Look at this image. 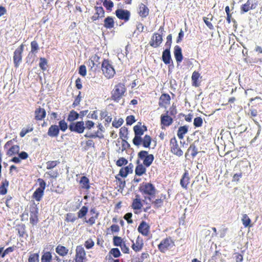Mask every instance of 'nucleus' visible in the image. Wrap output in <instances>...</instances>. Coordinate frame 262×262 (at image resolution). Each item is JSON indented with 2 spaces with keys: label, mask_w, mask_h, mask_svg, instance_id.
<instances>
[{
  "label": "nucleus",
  "mask_w": 262,
  "mask_h": 262,
  "mask_svg": "<svg viewBox=\"0 0 262 262\" xmlns=\"http://www.w3.org/2000/svg\"><path fill=\"white\" fill-rule=\"evenodd\" d=\"M177 114V110L176 105L172 104L169 110H166L164 114L160 116L161 125L162 129L165 127L170 126L173 122V118Z\"/></svg>",
  "instance_id": "obj_1"
},
{
  "label": "nucleus",
  "mask_w": 262,
  "mask_h": 262,
  "mask_svg": "<svg viewBox=\"0 0 262 262\" xmlns=\"http://www.w3.org/2000/svg\"><path fill=\"white\" fill-rule=\"evenodd\" d=\"M126 92L124 83L119 82L116 84L111 92V99L115 102H119L123 97Z\"/></svg>",
  "instance_id": "obj_2"
},
{
  "label": "nucleus",
  "mask_w": 262,
  "mask_h": 262,
  "mask_svg": "<svg viewBox=\"0 0 262 262\" xmlns=\"http://www.w3.org/2000/svg\"><path fill=\"white\" fill-rule=\"evenodd\" d=\"M139 190L145 199L150 201L155 197L157 191L155 186L150 183H143L139 187Z\"/></svg>",
  "instance_id": "obj_3"
},
{
  "label": "nucleus",
  "mask_w": 262,
  "mask_h": 262,
  "mask_svg": "<svg viewBox=\"0 0 262 262\" xmlns=\"http://www.w3.org/2000/svg\"><path fill=\"white\" fill-rule=\"evenodd\" d=\"M101 70L103 74L107 79L114 77L116 71L111 62L108 59H104L101 63Z\"/></svg>",
  "instance_id": "obj_4"
},
{
  "label": "nucleus",
  "mask_w": 262,
  "mask_h": 262,
  "mask_svg": "<svg viewBox=\"0 0 262 262\" xmlns=\"http://www.w3.org/2000/svg\"><path fill=\"white\" fill-rule=\"evenodd\" d=\"M159 31L160 32V33H154L152 34L151 39L149 42V45L154 48L159 47L163 41L162 35L164 31V25L160 27Z\"/></svg>",
  "instance_id": "obj_5"
},
{
  "label": "nucleus",
  "mask_w": 262,
  "mask_h": 262,
  "mask_svg": "<svg viewBox=\"0 0 262 262\" xmlns=\"http://www.w3.org/2000/svg\"><path fill=\"white\" fill-rule=\"evenodd\" d=\"M138 158L143 161V165L145 167H149L154 160L152 154H149L147 151L141 150L138 154Z\"/></svg>",
  "instance_id": "obj_6"
},
{
  "label": "nucleus",
  "mask_w": 262,
  "mask_h": 262,
  "mask_svg": "<svg viewBox=\"0 0 262 262\" xmlns=\"http://www.w3.org/2000/svg\"><path fill=\"white\" fill-rule=\"evenodd\" d=\"M143 127L145 128V130H146V127L143 126ZM134 130L135 132V137L133 140V144L137 146L141 145L142 138L141 136L144 134V130L139 125H135L134 127Z\"/></svg>",
  "instance_id": "obj_7"
},
{
  "label": "nucleus",
  "mask_w": 262,
  "mask_h": 262,
  "mask_svg": "<svg viewBox=\"0 0 262 262\" xmlns=\"http://www.w3.org/2000/svg\"><path fill=\"white\" fill-rule=\"evenodd\" d=\"M37 182L39 183V187L37 188L34 192L32 195V197L36 201H40L43 195L46 184L45 181L41 178L38 179Z\"/></svg>",
  "instance_id": "obj_8"
},
{
  "label": "nucleus",
  "mask_w": 262,
  "mask_h": 262,
  "mask_svg": "<svg viewBox=\"0 0 262 262\" xmlns=\"http://www.w3.org/2000/svg\"><path fill=\"white\" fill-rule=\"evenodd\" d=\"M13 141L14 140H10L7 141L4 145V148L8 149L6 155L8 157H12L18 154L20 150L19 145L13 144Z\"/></svg>",
  "instance_id": "obj_9"
},
{
  "label": "nucleus",
  "mask_w": 262,
  "mask_h": 262,
  "mask_svg": "<svg viewBox=\"0 0 262 262\" xmlns=\"http://www.w3.org/2000/svg\"><path fill=\"white\" fill-rule=\"evenodd\" d=\"M169 145L170 151L173 155H176L178 157H181L183 155V151L179 146L177 140L175 137H173L170 139Z\"/></svg>",
  "instance_id": "obj_10"
},
{
  "label": "nucleus",
  "mask_w": 262,
  "mask_h": 262,
  "mask_svg": "<svg viewBox=\"0 0 262 262\" xmlns=\"http://www.w3.org/2000/svg\"><path fill=\"white\" fill-rule=\"evenodd\" d=\"M69 129L71 132L82 134L85 129L84 122L82 121L71 122L69 125Z\"/></svg>",
  "instance_id": "obj_11"
},
{
  "label": "nucleus",
  "mask_w": 262,
  "mask_h": 262,
  "mask_svg": "<svg viewBox=\"0 0 262 262\" xmlns=\"http://www.w3.org/2000/svg\"><path fill=\"white\" fill-rule=\"evenodd\" d=\"M24 45L21 44L14 52L13 62L14 67L17 68L22 60V53L24 51Z\"/></svg>",
  "instance_id": "obj_12"
},
{
  "label": "nucleus",
  "mask_w": 262,
  "mask_h": 262,
  "mask_svg": "<svg viewBox=\"0 0 262 262\" xmlns=\"http://www.w3.org/2000/svg\"><path fill=\"white\" fill-rule=\"evenodd\" d=\"M171 97L167 93H162L159 99L158 105L160 107L166 108L170 104Z\"/></svg>",
  "instance_id": "obj_13"
},
{
  "label": "nucleus",
  "mask_w": 262,
  "mask_h": 262,
  "mask_svg": "<svg viewBox=\"0 0 262 262\" xmlns=\"http://www.w3.org/2000/svg\"><path fill=\"white\" fill-rule=\"evenodd\" d=\"M173 245V242L170 237L166 238L161 241L158 245L159 250L164 253L169 247Z\"/></svg>",
  "instance_id": "obj_14"
},
{
  "label": "nucleus",
  "mask_w": 262,
  "mask_h": 262,
  "mask_svg": "<svg viewBox=\"0 0 262 262\" xmlns=\"http://www.w3.org/2000/svg\"><path fill=\"white\" fill-rule=\"evenodd\" d=\"M97 127H98V130L93 133L86 134L84 135L85 138H98L100 139L104 137L102 133L104 132V128L101 123H98Z\"/></svg>",
  "instance_id": "obj_15"
},
{
  "label": "nucleus",
  "mask_w": 262,
  "mask_h": 262,
  "mask_svg": "<svg viewBox=\"0 0 262 262\" xmlns=\"http://www.w3.org/2000/svg\"><path fill=\"white\" fill-rule=\"evenodd\" d=\"M190 182V177L188 170H185L180 179V184L181 186L185 190H187L189 184Z\"/></svg>",
  "instance_id": "obj_16"
},
{
  "label": "nucleus",
  "mask_w": 262,
  "mask_h": 262,
  "mask_svg": "<svg viewBox=\"0 0 262 262\" xmlns=\"http://www.w3.org/2000/svg\"><path fill=\"white\" fill-rule=\"evenodd\" d=\"M86 258L85 252L82 246H78L76 249L75 262H83Z\"/></svg>",
  "instance_id": "obj_17"
},
{
  "label": "nucleus",
  "mask_w": 262,
  "mask_h": 262,
  "mask_svg": "<svg viewBox=\"0 0 262 262\" xmlns=\"http://www.w3.org/2000/svg\"><path fill=\"white\" fill-rule=\"evenodd\" d=\"M256 6V5L253 3V0H247L246 3L241 5V13L244 14L251 10L254 9Z\"/></svg>",
  "instance_id": "obj_18"
},
{
  "label": "nucleus",
  "mask_w": 262,
  "mask_h": 262,
  "mask_svg": "<svg viewBox=\"0 0 262 262\" xmlns=\"http://www.w3.org/2000/svg\"><path fill=\"white\" fill-rule=\"evenodd\" d=\"M115 14L119 19L124 20L125 21H127L129 19L130 15V13L129 11L121 9H117L115 12Z\"/></svg>",
  "instance_id": "obj_19"
},
{
  "label": "nucleus",
  "mask_w": 262,
  "mask_h": 262,
  "mask_svg": "<svg viewBox=\"0 0 262 262\" xmlns=\"http://www.w3.org/2000/svg\"><path fill=\"white\" fill-rule=\"evenodd\" d=\"M100 57L97 54L92 56L89 59V66L91 70L96 71L98 67L100 62Z\"/></svg>",
  "instance_id": "obj_20"
},
{
  "label": "nucleus",
  "mask_w": 262,
  "mask_h": 262,
  "mask_svg": "<svg viewBox=\"0 0 262 262\" xmlns=\"http://www.w3.org/2000/svg\"><path fill=\"white\" fill-rule=\"evenodd\" d=\"M95 13L94 15L91 17L93 21H96L100 18L104 17V10L101 6H95L94 7Z\"/></svg>",
  "instance_id": "obj_21"
},
{
  "label": "nucleus",
  "mask_w": 262,
  "mask_h": 262,
  "mask_svg": "<svg viewBox=\"0 0 262 262\" xmlns=\"http://www.w3.org/2000/svg\"><path fill=\"white\" fill-rule=\"evenodd\" d=\"M34 119L36 121H41L46 117V111L41 107L37 108L34 111Z\"/></svg>",
  "instance_id": "obj_22"
},
{
  "label": "nucleus",
  "mask_w": 262,
  "mask_h": 262,
  "mask_svg": "<svg viewBox=\"0 0 262 262\" xmlns=\"http://www.w3.org/2000/svg\"><path fill=\"white\" fill-rule=\"evenodd\" d=\"M202 76L198 71H194L191 76V84L193 86L199 87L201 84Z\"/></svg>",
  "instance_id": "obj_23"
},
{
  "label": "nucleus",
  "mask_w": 262,
  "mask_h": 262,
  "mask_svg": "<svg viewBox=\"0 0 262 262\" xmlns=\"http://www.w3.org/2000/svg\"><path fill=\"white\" fill-rule=\"evenodd\" d=\"M133 165L130 163L128 166L124 167H122L120 170L119 173L117 174L119 176L123 178H125L129 173L133 172Z\"/></svg>",
  "instance_id": "obj_24"
},
{
  "label": "nucleus",
  "mask_w": 262,
  "mask_h": 262,
  "mask_svg": "<svg viewBox=\"0 0 262 262\" xmlns=\"http://www.w3.org/2000/svg\"><path fill=\"white\" fill-rule=\"evenodd\" d=\"M149 225L144 221H142L138 228V231L143 235L147 236L149 231Z\"/></svg>",
  "instance_id": "obj_25"
},
{
  "label": "nucleus",
  "mask_w": 262,
  "mask_h": 262,
  "mask_svg": "<svg viewBox=\"0 0 262 262\" xmlns=\"http://www.w3.org/2000/svg\"><path fill=\"white\" fill-rule=\"evenodd\" d=\"M189 153L192 159H193L198 154V148L194 144H190V146L187 149V151L185 154V157L186 159H188V157L189 156Z\"/></svg>",
  "instance_id": "obj_26"
},
{
  "label": "nucleus",
  "mask_w": 262,
  "mask_h": 262,
  "mask_svg": "<svg viewBox=\"0 0 262 262\" xmlns=\"http://www.w3.org/2000/svg\"><path fill=\"white\" fill-rule=\"evenodd\" d=\"M162 61L166 64H169L172 63V60L170 54V50L169 49H165L163 53L162 56Z\"/></svg>",
  "instance_id": "obj_27"
},
{
  "label": "nucleus",
  "mask_w": 262,
  "mask_h": 262,
  "mask_svg": "<svg viewBox=\"0 0 262 262\" xmlns=\"http://www.w3.org/2000/svg\"><path fill=\"white\" fill-rule=\"evenodd\" d=\"M132 248L136 251L138 252L140 251L143 246V241L141 237L138 236L136 240V243H134L133 241Z\"/></svg>",
  "instance_id": "obj_28"
},
{
  "label": "nucleus",
  "mask_w": 262,
  "mask_h": 262,
  "mask_svg": "<svg viewBox=\"0 0 262 262\" xmlns=\"http://www.w3.org/2000/svg\"><path fill=\"white\" fill-rule=\"evenodd\" d=\"M149 10L148 7L143 3L139 6L138 14L142 18L146 17L149 14Z\"/></svg>",
  "instance_id": "obj_29"
},
{
  "label": "nucleus",
  "mask_w": 262,
  "mask_h": 262,
  "mask_svg": "<svg viewBox=\"0 0 262 262\" xmlns=\"http://www.w3.org/2000/svg\"><path fill=\"white\" fill-rule=\"evenodd\" d=\"M173 53L177 62L178 63L182 62L183 56L181 48L179 46H176L174 47Z\"/></svg>",
  "instance_id": "obj_30"
},
{
  "label": "nucleus",
  "mask_w": 262,
  "mask_h": 262,
  "mask_svg": "<svg viewBox=\"0 0 262 262\" xmlns=\"http://www.w3.org/2000/svg\"><path fill=\"white\" fill-rule=\"evenodd\" d=\"M79 184L82 189L88 190L90 188V180L85 176L81 177L79 181Z\"/></svg>",
  "instance_id": "obj_31"
},
{
  "label": "nucleus",
  "mask_w": 262,
  "mask_h": 262,
  "mask_svg": "<svg viewBox=\"0 0 262 262\" xmlns=\"http://www.w3.org/2000/svg\"><path fill=\"white\" fill-rule=\"evenodd\" d=\"M59 134V128L57 125H52L49 128L48 135L51 137H56Z\"/></svg>",
  "instance_id": "obj_32"
},
{
  "label": "nucleus",
  "mask_w": 262,
  "mask_h": 262,
  "mask_svg": "<svg viewBox=\"0 0 262 262\" xmlns=\"http://www.w3.org/2000/svg\"><path fill=\"white\" fill-rule=\"evenodd\" d=\"M142 206L143 205L140 195L139 194H137L136 195V198L133 200L131 206L134 210H139L141 208Z\"/></svg>",
  "instance_id": "obj_33"
},
{
  "label": "nucleus",
  "mask_w": 262,
  "mask_h": 262,
  "mask_svg": "<svg viewBox=\"0 0 262 262\" xmlns=\"http://www.w3.org/2000/svg\"><path fill=\"white\" fill-rule=\"evenodd\" d=\"M86 214H66V221L67 222H74L78 219L82 218Z\"/></svg>",
  "instance_id": "obj_34"
},
{
  "label": "nucleus",
  "mask_w": 262,
  "mask_h": 262,
  "mask_svg": "<svg viewBox=\"0 0 262 262\" xmlns=\"http://www.w3.org/2000/svg\"><path fill=\"white\" fill-rule=\"evenodd\" d=\"M104 27L107 29H111L114 27V18L111 16L106 17L104 20Z\"/></svg>",
  "instance_id": "obj_35"
},
{
  "label": "nucleus",
  "mask_w": 262,
  "mask_h": 262,
  "mask_svg": "<svg viewBox=\"0 0 262 262\" xmlns=\"http://www.w3.org/2000/svg\"><path fill=\"white\" fill-rule=\"evenodd\" d=\"M188 132V126L184 125L180 126L178 130L177 136L179 139L182 140L184 138V135Z\"/></svg>",
  "instance_id": "obj_36"
},
{
  "label": "nucleus",
  "mask_w": 262,
  "mask_h": 262,
  "mask_svg": "<svg viewBox=\"0 0 262 262\" xmlns=\"http://www.w3.org/2000/svg\"><path fill=\"white\" fill-rule=\"evenodd\" d=\"M9 186V182L6 179L3 181L0 185V194L4 195L7 192V188Z\"/></svg>",
  "instance_id": "obj_37"
},
{
  "label": "nucleus",
  "mask_w": 262,
  "mask_h": 262,
  "mask_svg": "<svg viewBox=\"0 0 262 262\" xmlns=\"http://www.w3.org/2000/svg\"><path fill=\"white\" fill-rule=\"evenodd\" d=\"M69 250L64 246L58 245L56 248V252L60 256H64L68 253Z\"/></svg>",
  "instance_id": "obj_38"
},
{
  "label": "nucleus",
  "mask_w": 262,
  "mask_h": 262,
  "mask_svg": "<svg viewBox=\"0 0 262 262\" xmlns=\"http://www.w3.org/2000/svg\"><path fill=\"white\" fill-rule=\"evenodd\" d=\"M145 166L143 164H138L135 168L136 175L141 176L146 172Z\"/></svg>",
  "instance_id": "obj_39"
},
{
  "label": "nucleus",
  "mask_w": 262,
  "mask_h": 262,
  "mask_svg": "<svg viewBox=\"0 0 262 262\" xmlns=\"http://www.w3.org/2000/svg\"><path fill=\"white\" fill-rule=\"evenodd\" d=\"M31 51L30 53L33 54H36L39 50V47L38 43L35 40H34L31 42Z\"/></svg>",
  "instance_id": "obj_40"
},
{
  "label": "nucleus",
  "mask_w": 262,
  "mask_h": 262,
  "mask_svg": "<svg viewBox=\"0 0 262 262\" xmlns=\"http://www.w3.org/2000/svg\"><path fill=\"white\" fill-rule=\"evenodd\" d=\"M79 116V115L77 112L74 110H72L70 112V113L68 117L67 120L69 122H74V121L75 120L78 119Z\"/></svg>",
  "instance_id": "obj_41"
},
{
  "label": "nucleus",
  "mask_w": 262,
  "mask_h": 262,
  "mask_svg": "<svg viewBox=\"0 0 262 262\" xmlns=\"http://www.w3.org/2000/svg\"><path fill=\"white\" fill-rule=\"evenodd\" d=\"M151 142V138L150 136L146 135L142 139L141 144L145 148L149 147Z\"/></svg>",
  "instance_id": "obj_42"
},
{
  "label": "nucleus",
  "mask_w": 262,
  "mask_h": 262,
  "mask_svg": "<svg viewBox=\"0 0 262 262\" xmlns=\"http://www.w3.org/2000/svg\"><path fill=\"white\" fill-rule=\"evenodd\" d=\"M52 256L50 252L43 253L41 258V262H50L52 260Z\"/></svg>",
  "instance_id": "obj_43"
},
{
  "label": "nucleus",
  "mask_w": 262,
  "mask_h": 262,
  "mask_svg": "<svg viewBox=\"0 0 262 262\" xmlns=\"http://www.w3.org/2000/svg\"><path fill=\"white\" fill-rule=\"evenodd\" d=\"M33 127L32 125L28 126L27 127H24L19 133L20 137H24L27 134L31 132L33 130Z\"/></svg>",
  "instance_id": "obj_44"
},
{
  "label": "nucleus",
  "mask_w": 262,
  "mask_h": 262,
  "mask_svg": "<svg viewBox=\"0 0 262 262\" xmlns=\"http://www.w3.org/2000/svg\"><path fill=\"white\" fill-rule=\"evenodd\" d=\"M60 162L58 160L55 161H49L46 162L47 169H52L55 168L56 166L59 164Z\"/></svg>",
  "instance_id": "obj_45"
},
{
  "label": "nucleus",
  "mask_w": 262,
  "mask_h": 262,
  "mask_svg": "<svg viewBox=\"0 0 262 262\" xmlns=\"http://www.w3.org/2000/svg\"><path fill=\"white\" fill-rule=\"evenodd\" d=\"M115 178L117 182V184H118V186L120 189H123V188L125 186V181L124 179L120 178L118 175H116L115 176Z\"/></svg>",
  "instance_id": "obj_46"
},
{
  "label": "nucleus",
  "mask_w": 262,
  "mask_h": 262,
  "mask_svg": "<svg viewBox=\"0 0 262 262\" xmlns=\"http://www.w3.org/2000/svg\"><path fill=\"white\" fill-rule=\"evenodd\" d=\"M58 124L59 130H61L63 132H64L68 129V128H69L68 123L65 121L64 119L60 120L58 122Z\"/></svg>",
  "instance_id": "obj_47"
},
{
  "label": "nucleus",
  "mask_w": 262,
  "mask_h": 262,
  "mask_svg": "<svg viewBox=\"0 0 262 262\" xmlns=\"http://www.w3.org/2000/svg\"><path fill=\"white\" fill-rule=\"evenodd\" d=\"M39 60V66L40 68L43 71H46L48 63L47 60L44 57H40Z\"/></svg>",
  "instance_id": "obj_48"
},
{
  "label": "nucleus",
  "mask_w": 262,
  "mask_h": 262,
  "mask_svg": "<svg viewBox=\"0 0 262 262\" xmlns=\"http://www.w3.org/2000/svg\"><path fill=\"white\" fill-rule=\"evenodd\" d=\"M103 5L106 10L110 11H112V8L114 7V3L111 0H104L103 2Z\"/></svg>",
  "instance_id": "obj_49"
},
{
  "label": "nucleus",
  "mask_w": 262,
  "mask_h": 262,
  "mask_svg": "<svg viewBox=\"0 0 262 262\" xmlns=\"http://www.w3.org/2000/svg\"><path fill=\"white\" fill-rule=\"evenodd\" d=\"M151 204L154 208H159L163 206V200L161 199H156L155 201H152Z\"/></svg>",
  "instance_id": "obj_50"
},
{
  "label": "nucleus",
  "mask_w": 262,
  "mask_h": 262,
  "mask_svg": "<svg viewBox=\"0 0 262 262\" xmlns=\"http://www.w3.org/2000/svg\"><path fill=\"white\" fill-rule=\"evenodd\" d=\"M124 243L121 237L115 236L113 237V244L115 246L120 247Z\"/></svg>",
  "instance_id": "obj_51"
},
{
  "label": "nucleus",
  "mask_w": 262,
  "mask_h": 262,
  "mask_svg": "<svg viewBox=\"0 0 262 262\" xmlns=\"http://www.w3.org/2000/svg\"><path fill=\"white\" fill-rule=\"evenodd\" d=\"M243 224L245 227L250 226L251 223L250 219L248 216L247 214H244L242 219Z\"/></svg>",
  "instance_id": "obj_52"
},
{
  "label": "nucleus",
  "mask_w": 262,
  "mask_h": 262,
  "mask_svg": "<svg viewBox=\"0 0 262 262\" xmlns=\"http://www.w3.org/2000/svg\"><path fill=\"white\" fill-rule=\"evenodd\" d=\"M124 120L122 118H119L118 119H114L112 123V125L115 128H119L123 123Z\"/></svg>",
  "instance_id": "obj_53"
},
{
  "label": "nucleus",
  "mask_w": 262,
  "mask_h": 262,
  "mask_svg": "<svg viewBox=\"0 0 262 262\" xmlns=\"http://www.w3.org/2000/svg\"><path fill=\"white\" fill-rule=\"evenodd\" d=\"M127 129L125 127H121L119 130V136L120 138L122 139L124 138V139L127 138Z\"/></svg>",
  "instance_id": "obj_54"
},
{
  "label": "nucleus",
  "mask_w": 262,
  "mask_h": 262,
  "mask_svg": "<svg viewBox=\"0 0 262 262\" xmlns=\"http://www.w3.org/2000/svg\"><path fill=\"white\" fill-rule=\"evenodd\" d=\"M110 253L115 258L119 257L121 255L120 251L117 248L112 249L110 251Z\"/></svg>",
  "instance_id": "obj_55"
},
{
  "label": "nucleus",
  "mask_w": 262,
  "mask_h": 262,
  "mask_svg": "<svg viewBox=\"0 0 262 262\" xmlns=\"http://www.w3.org/2000/svg\"><path fill=\"white\" fill-rule=\"evenodd\" d=\"M128 161L123 157L120 158L116 163L117 166L121 167L123 165H125L127 164Z\"/></svg>",
  "instance_id": "obj_56"
},
{
  "label": "nucleus",
  "mask_w": 262,
  "mask_h": 262,
  "mask_svg": "<svg viewBox=\"0 0 262 262\" xmlns=\"http://www.w3.org/2000/svg\"><path fill=\"white\" fill-rule=\"evenodd\" d=\"M28 262H39V254L38 253L31 254L29 257Z\"/></svg>",
  "instance_id": "obj_57"
},
{
  "label": "nucleus",
  "mask_w": 262,
  "mask_h": 262,
  "mask_svg": "<svg viewBox=\"0 0 262 262\" xmlns=\"http://www.w3.org/2000/svg\"><path fill=\"white\" fill-rule=\"evenodd\" d=\"M129 146V144L124 139H122L121 142V148H119L118 151L120 150L121 152H123L124 150H126Z\"/></svg>",
  "instance_id": "obj_58"
},
{
  "label": "nucleus",
  "mask_w": 262,
  "mask_h": 262,
  "mask_svg": "<svg viewBox=\"0 0 262 262\" xmlns=\"http://www.w3.org/2000/svg\"><path fill=\"white\" fill-rule=\"evenodd\" d=\"M203 124V119L200 117L195 118L194 119L193 125L196 127H200Z\"/></svg>",
  "instance_id": "obj_59"
},
{
  "label": "nucleus",
  "mask_w": 262,
  "mask_h": 262,
  "mask_svg": "<svg viewBox=\"0 0 262 262\" xmlns=\"http://www.w3.org/2000/svg\"><path fill=\"white\" fill-rule=\"evenodd\" d=\"M46 174L48 175L50 178L55 179L58 176V172L57 170H52L46 172Z\"/></svg>",
  "instance_id": "obj_60"
},
{
  "label": "nucleus",
  "mask_w": 262,
  "mask_h": 262,
  "mask_svg": "<svg viewBox=\"0 0 262 262\" xmlns=\"http://www.w3.org/2000/svg\"><path fill=\"white\" fill-rule=\"evenodd\" d=\"M166 42L165 43L166 49H169L170 50L171 45L172 43V35L169 34L166 37Z\"/></svg>",
  "instance_id": "obj_61"
},
{
  "label": "nucleus",
  "mask_w": 262,
  "mask_h": 262,
  "mask_svg": "<svg viewBox=\"0 0 262 262\" xmlns=\"http://www.w3.org/2000/svg\"><path fill=\"white\" fill-rule=\"evenodd\" d=\"M126 121L127 125H131L133 124L136 121L134 116L130 115L127 116L126 118Z\"/></svg>",
  "instance_id": "obj_62"
},
{
  "label": "nucleus",
  "mask_w": 262,
  "mask_h": 262,
  "mask_svg": "<svg viewBox=\"0 0 262 262\" xmlns=\"http://www.w3.org/2000/svg\"><path fill=\"white\" fill-rule=\"evenodd\" d=\"M79 74L83 77L86 75V69L84 65H81L79 68Z\"/></svg>",
  "instance_id": "obj_63"
},
{
  "label": "nucleus",
  "mask_w": 262,
  "mask_h": 262,
  "mask_svg": "<svg viewBox=\"0 0 262 262\" xmlns=\"http://www.w3.org/2000/svg\"><path fill=\"white\" fill-rule=\"evenodd\" d=\"M84 125L85 129L90 130L94 127L95 123L91 120H87L85 122Z\"/></svg>",
  "instance_id": "obj_64"
}]
</instances>
